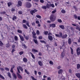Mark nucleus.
<instances>
[{"instance_id":"27","label":"nucleus","mask_w":80,"mask_h":80,"mask_svg":"<svg viewBox=\"0 0 80 80\" xmlns=\"http://www.w3.org/2000/svg\"><path fill=\"white\" fill-rule=\"evenodd\" d=\"M23 61L24 62H27V59L25 58H24L23 59Z\"/></svg>"},{"instance_id":"4","label":"nucleus","mask_w":80,"mask_h":80,"mask_svg":"<svg viewBox=\"0 0 80 80\" xmlns=\"http://www.w3.org/2000/svg\"><path fill=\"white\" fill-rule=\"evenodd\" d=\"M37 11H38L36 9H34V10L31 11H30V13H31V14H32V15H33V13H35V12H37Z\"/></svg>"},{"instance_id":"33","label":"nucleus","mask_w":80,"mask_h":80,"mask_svg":"<svg viewBox=\"0 0 80 80\" xmlns=\"http://www.w3.org/2000/svg\"><path fill=\"white\" fill-rule=\"evenodd\" d=\"M36 17L38 18H42V17H41V16H40L39 15H37L36 16Z\"/></svg>"},{"instance_id":"63","label":"nucleus","mask_w":80,"mask_h":80,"mask_svg":"<svg viewBox=\"0 0 80 80\" xmlns=\"http://www.w3.org/2000/svg\"><path fill=\"white\" fill-rule=\"evenodd\" d=\"M15 48V46L14 45H12V48H13V49H14Z\"/></svg>"},{"instance_id":"23","label":"nucleus","mask_w":80,"mask_h":80,"mask_svg":"<svg viewBox=\"0 0 80 80\" xmlns=\"http://www.w3.org/2000/svg\"><path fill=\"white\" fill-rule=\"evenodd\" d=\"M8 75L9 78H12V77H11V74H10V72H8Z\"/></svg>"},{"instance_id":"15","label":"nucleus","mask_w":80,"mask_h":80,"mask_svg":"<svg viewBox=\"0 0 80 80\" xmlns=\"http://www.w3.org/2000/svg\"><path fill=\"white\" fill-rule=\"evenodd\" d=\"M59 27L61 28L62 29V30H64L65 29V27L64 26L62 25H61L59 26Z\"/></svg>"},{"instance_id":"8","label":"nucleus","mask_w":80,"mask_h":80,"mask_svg":"<svg viewBox=\"0 0 80 80\" xmlns=\"http://www.w3.org/2000/svg\"><path fill=\"white\" fill-rule=\"evenodd\" d=\"M50 27H52V28H54L55 27V24H51L49 25Z\"/></svg>"},{"instance_id":"52","label":"nucleus","mask_w":80,"mask_h":80,"mask_svg":"<svg viewBox=\"0 0 80 80\" xmlns=\"http://www.w3.org/2000/svg\"><path fill=\"white\" fill-rule=\"evenodd\" d=\"M56 12V10H55L52 12V13H55Z\"/></svg>"},{"instance_id":"12","label":"nucleus","mask_w":80,"mask_h":80,"mask_svg":"<svg viewBox=\"0 0 80 80\" xmlns=\"http://www.w3.org/2000/svg\"><path fill=\"white\" fill-rule=\"evenodd\" d=\"M68 43L69 44V45H70L71 43H72V39L70 38H69L68 39Z\"/></svg>"},{"instance_id":"3","label":"nucleus","mask_w":80,"mask_h":80,"mask_svg":"<svg viewBox=\"0 0 80 80\" xmlns=\"http://www.w3.org/2000/svg\"><path fill=\"white\" fill-rule=\"evenodd\" d=\"M31 6V3L29 2H28L26 3V7L27 8H30Z\"/></svg>"},{"instance_id":"47","label":"nucleus","mask_w":80,"mask_h":80,"mask_svg":"<svg viewBox=\"0 0 80 80\" xmlns=\"http://www.w3.org/2000/svg\"><path fill=\"white\" fill-rule=\"evenodd\" d=\"M19 54L21 55H22V54H23V51L20 52H19Z\"/></svg>"},{"instance_id":"50","label":"nucleus","mask_w":80,"mask_h":80,"mask_svg":"<svg viewBox=\"0 0 80 80\" xmlns=\"http://www.w3.org/2000/svg\"><path fill=\"white\" fill-rule=\"evenodd\" d=\"M48 31L44 32V34H45V35H47L48 34Z\"/></svg>"},{"instance_id":"40","label":"nucleus","mask_w":80,"mask_h":80,"mask_svg":"<svg viewBox=\"0 0 80 80\" xmlns=\"http://www.w3.org/2000/svg\"><path fill=\"white\" fill-rule=\"evenodd\" d=\"M26 25L28 27H30V25H29V22H26Z\"/></svg>"},{"instance_id":"37","label":"nucleus","mask_w":80,"mask_h":80,"mask_svg":"<svg viewBox=\"0 0 80 80\" xmlns=\"http://www.w3.org/2000/svg\"><path fill=\"white\" fill-rule=\"evenodd\" d=\"M40 42L41 43H43L45 44H46V42H45V41H44L40 40Z\"/></svg>"},{"instance_id":"19","label":"nucleus","mask_w":80,"mask_h":80,"mask_svg":"<svg viewBox=\"0 0 80 80\" xmlns=\"http://www.w3.org/2000/svg\"><path fill=\"white\" fill-rule=\"evenodd\" d=\"M32 52H38V50L35 49H32Z\"/></svg>"},{"instance_id":"36","label":"nucleus","mask_w":80,"mask_h":80,"mask_svg":"<svg viewBox=\"0 0 80 80\" xmlns=\"http://www.w3.org/2000/svg\"><path fill=\"white\" fill-rule=\"evenodd\" d=\"M59 37H62V32H60L59 33Z\"/></svg>"},{"instance_id":"22","label":"nucleus","mask_w":80,"mask_h":80,"mask_svg":"<svg viewBox=\"0 0 80 80\" xmlns=\"http://www.w3.org/2000/svg\"><path fill=\"white\" fill-rule=\"evenodd\" d=\"M67 37V34H65L62 36V38H65Z\"/></svg>"},{"instance_id":"20","label":"nucleus","mask_w":80,"mask_h":80,"mask_svg":"<svg viewBox=\"0 0 80 80\" xmlns=\"http://www.w3.org/2000/svg\"><path fill=\"white\" fill-rule=\"evenodd\" d=\"M76 75L78 77V78H80V73H77L76 74Z\"/></svg>"},{"instance_id":"58","label":"nucleus","mask_w":80,"mask_h":80,"mask_svg":"<svg viewBox=\"0 0 80 80\" xmlns=\"http://www.w3.org/2000/svg\"><path fill=\"white\" fill-rule=\"evenodd\" d=\"M22 11H20L18 12V13L19 14H22Z\"/></svg>"},{"instance_id":"42","label":"nucleus","mask_w":80,"mask_h":80,"mask_svg":"<svg viewBox=\"0 0 80 80\" xmlns=\"http://www.w3.org/2000/svg\"><path fill=\"white\" fill-rule=\"evenodd\" d=\"M46 7L48 8H50V5H49L48 4H47V5H46Z\"/></svg>"},{"instance_id":"38","label":"nucleus","mask_w":80,"mask_h":80,"mask_svg":"<svg viewBox=\"0 0 80 80\" xmlns=\"http://www.w3.org/2000/svg\"><path fill=\"white\" fill-rule=\"evenodd\" d=\"M4 69L5 70H6V71H9V68H8L6 67Z\"/></svg>"},{"instance_id":"28","label":"nucleus","mask_w":80,"mask_h":80,"mask_svg":"<svg viewBox=\"0 0 80 80\" xmlns=\"http://www.w3.org/2000/svg\"><path fill=\"white\" fill-rule=\"evenodd\" d=\"M10 46V45L9 43H8L6 45V47H7V48H8Z\"/></svg>"},{"instance_id":"60","label":"nucleus","mask_w":80,"mask_h":80,"mask_svg":"<svg viewBox=\"0 0 80 80\" xmlns=\"http://www.w3.org/2000/svg\"><path fill=\"white\" fill-rule=\"evenodd\" d=\"M32 33L33 35H36V33H35V32H33Z\"/></svg>"},{"instance_id":"45","label":"nucleus","mask_w":80,"mask_h":80,"mask_svg":"<svg viewBox=\"0 0 80 80\" xmlns=\"http://www.w3.org/2000/svg\"><path fill=\"white\" fill-rule=\"evenodd\" d=\"M31 77L33 80H37V79L34 78V77H33V76H31Z\"/></svg>"},{"instance_id":"16","label":"nucleus","mask_w":80,"mask_h":80,"mask_svg":"<svg viewBox=\"0 0 80 80\" xmlns=\"http://www.w3.org/2000/svg\"><path fill=\"white\" fill-rule=\"evenodd\" d=\"M18 4L19 6H22V2L21 1H19L18 2Z\"/></svg>"},{"instance_id":"31","label":"nucleus","mask_w":80,"mask_h":80,"mask_svg":"<svg viewBox=\"0 0 80 80\" xmlns=\"http://www.w3.org/2000/svg\"><path fill=\"white\" fill-rule=\"evenodd\" d=\"M14 39L15 40L17 41V40H18V37L16 36H15L14 37Z\"/></svg>"},{"instance_id":"5","label":"nucleus","mask_w":80,"mask_h":80,"mask_svg":"<svg viewBox=\"0 0 80 80\" xmlns=\"http://www.w3.org/2000/svg\"><path fill=\"white\" fill-rule=\"evenodd\" d=\"M77 53L78 55H80V48H78L77 49Z\"/></svg>"},{"instance_id":"7","label":"nucleus","mask_w":80,"mask_h":80,"mask_svg":"<svg viewBox=\"0 0 80 80\" xmlns=\"http://www.w3.org/2000/svg\"><path fill=\"white\" fill-rule=\"evenodd\" d=\"M61 55V58H64V57H65V52L64 51H63V52L62 53Z\"/></svg>"},{"instance_id":"64","label":"nucleus","mask_w":80,"mask_h":80,"mask_svg":"<svg viewBox=\"0 0 80 80\" xmlns=\"http://www.w3.org/2000/svg\"><path fill=\"white\" fill-rule=\"evenodd\" d=\"M47 80H51V78L50 77H48L47 78Z\"/></svg>"},{"instance_id":"17","label":"nucleus","mask_w":80,"mask_h":80,"mask_svg":"<svg viewBox=\"0 0 80 80\" xmlns=\"http://www.w3.org/2000/svg\"><path fill=\"white\" fill-rule=\"evenodd\" d=\"M33 41L35 43H36V44H37V45L38 44V41H37V39H33Z\"/></svg>"},{"instance_id":"32","label":"nucleus","mask_w":80,"mask_h":80,"mask_svg":"<svg viewBox=\"0 0 80 80\" xmlns=\"http://www.w3.org/2000/svg\"><path fill=\"white\" fill-rule=\"evenodd\" d=\"M61 12L62 13H66V11L64 10H62L61 11Z\"/></svg>"},{"instance_id":"11","label":"nucleus","mask_w":80,"mask_h":80,"mask_svg":"<svg viewBox=\"0 0 80 80\" xmlns=\"http://www.w3.org/2000/svg\"><path fill=\"white\" fill-rule=\"evenodd\" d=\"M19 37L22 41H24V38H23V37L21 35H19Z\"/></svg>"},{"instance_id":"55","label":"nucleus","mask_w":80,"mask_h":80,"mask_svg":"<svg viewBox=\"0 0 80 80\" xmlns=\"http://www.w3.org/2000/svg\"><path fill=\"white\" fill-rule=\"evenodd\" d=\"M55 35L56 37H60V35H59V34H55Z\"/></svg>"},{"instance_id":"59","label":"nucleus","mask_w":80,"mask_h":80,"mask_svg":"<svg viewBox=\"0 0 80 80\" xmlns=\"http://www.w3.org/2000/svg\"><path fill=\"white\" fill-rule=\"evenodd\" d=\"M23 23H27V21L25 20H23L22 21Z\"/></svg>"},{"instance_id":"57","label":"nucleus","mask_w":80,"mask_h":80,"mask_svg":"<svg viewBox=\"0 0 80 80\" xmlns=\"http://www.w3.org/2000/svg\"><path fill=\"white\" fill-rule=\"evenodd\" d=\"M48 35L49 36H51V35H52V34L51 32H49L48 33Z\"/></svg>"},{"instance_id":"21","label":"nucleus","mask_w":80,"mask_h":80,"mask_svg":"<svg viewBox=\"0 0 80 80\" xmlns=\"http://www.w3.org/2000/svg\"><path fill=\"white\" fill-rule=\"evenodd\" d=\"M23 28H25L26 29H27L28 28L27 26L25 25V24H23Z\"/></svg>"},{"instance_id":"56","label":"nucleus","mask_w":80,"mask_h":80,"mask_svg":"<svg viewBox=\"0 0 80 80\" xmlns=\"http://www.w3.org/2000/svg\"><path fill=\"white\" fill-rule=\"evenodd\" d=\"M74 17L75 18L77 19V16L76 15H75L74 16Z\"/></svg>"},{"instance_id":"18","label":"nucleus","mask_w":80,"mask_h":80,"mask_svg":"<svg viewBox=\"0 0 80 80\" xmlns=\"http://www.w3.org/2000/svg\"><path fill=\"white\" fill-rule=\"evenodd\" d=\"M70 48L71 49V52L72 55H73V50L72 48L70 47Z\"/></svg>"},{"instance_id":"62","label":"nucleus","mask_w":80,"mask_h":80,"mask_svg":"<svg viewBox=\"0 0 80 80\" xmlns=\"http://www.w3.org/2000/svg\"><path fill=\"white\" fill-rule=\"evenodd\" d=\"M34 72L35 75H37V71L35 70Z\"/></svg>"},{"instance_id":"51","label":"nucleus","mask_w":80,"mask_h":80,"mask_svg":"<svg viewBox=\"0 0 80 80\" xmlns=\"http://www.w3.org/2000/svg\"><path fill=\"white\" fill-rule=\"evenodd\" d=\"M76 28L77 30H78L80 31V28L79 27H77V28Z\"/></svg>"},{"instance_id":"13","label":"nucleus","mask_w":80,"mask_h":80,"mask_svg":"<svg viewBox=\"0 0 80 80\" xmlns=\"http://www.w3.org/2000/svg\"><path fill=\"white\" fill-rule=\"evenodd\" d=\"M63 73V70L60 69L58 71V74H61V73Z\"/></svg>"},{"instance_id":"2","label":"nucleus","mask_w":80,"mask_h":80,"mask_svg":"<svg viewBox=\"0 0 80 80\" xmlns=\"http://www.w3.org/2000/svg\"><path fill=\"white\" fill-rule=\"evenodd\" d=\"M20 69L21 72H23V68L20 66H18L17 67L18 72V73H20Z\"/></svg>"},{"instance_id":"30","label":"nucleus","mask_w":80,"mask_h":80,"mask_svg":"<svg viewBox=\"0 0 80 80\" xmlns=\"http://www.w3.org/2000/svg\"><path fill=\"white\" fill-rule=\"evenodd\" d=\"M30 53H31V56L33 58L35 59V56H34V55H33V54H32V53L31 52H30Z\"/></svg>"},{"instance_id":"44","label":"nucleus","mask_w":80,"mask_h":80,"mask_svg":"<svg viewBox=\"0 0 80 80\" xmlns=\"http://www.w3.org/2000/svg\"><path fill=\"white\" fill-rule=\"evenodd\" d=\"M58 22H59V23H62V21L61 19H58Z\"/></svg>"},{"instance_id":"25","label":"nucleus","mask_w":80,"mask_h":80,"mask_svg":"<svg viewBox=\"0 0 80 80\" xmlns=\"http://www.w3.org/2000/svg\"><path fill=\"white\" fill-rule=\"evenodd\" d=\"M0 78H1L3 80H5V78L2 75L0 74Z\"/></svg>"},{"instance_id":"26","label":"nucleus","mask_w":80,"mask_h":80,"mask_svg":"<svg viewBox=\"0 0 80 80\" xmlns=\"http://www.w3.org/2000/svg\"><path fill=\"white\" fill-rule=\"evenodd\" d=\"M3 43L1 41H0V46L2 47V46H3Z\"/></svg>"},{"instance_id":"53","label":"nucleus","mask_w":80,"mask_h":80,"mask_svg":"<svg viewBox=\"0 0 80 80\" xmlns=\"http://www.w3.org/2000/svg\"><path fill=\"white\" fill-rule=\"evenodd\" d=\"M40 2L41 3H44V1L43 0H40Z\"/></svg>"},{"instance_id":"43","label":"nucleus","mask_w":80,"mask_h":80,"mask_svg":"<svg viewBox=\"0 0 80 80\" xmlns=\"http://www.w3.org/2000/svg\"><path fill=\"white\" fill-rule=\"evenodd\" d=\"M17 32H18V33H22V32L20 30H18Z\"/></svg>"},{"instance_id":"39","label":"nucleus","mask_w":80,"mask_h":80,"mask_svg":"<svg viewBox=\"0 0 80 80\" xmlns=\"http://www.w3.org/2000/svg\"><path fill=\"white\" fill-rule=\"evenodd\" d=\"M17 19V17L15 16H14L12 18V20H15V19Z\"/></svg>"},{"instance_id":"10","label":"nucleus","mask_w":80,"mask_h":80,"mask_svg":"<svg viewBox=\"0 0 80 80\" xmlns=\"http://www.w3.org/2000/svg\"><path fill=\"white\" fill-rule=\"evenodd\" d=\"M48 38L49 40L51 41H52L53 40V37L52 36H48Z\"/></svg>"},{"instance_id":"1","label":"nucleus","mask_w":80,"mask_h":80,"mask_svg":"<svg viewBox=\"0 0 80 80\" xmlns=\"http://www.w3.org/2000/svg\"><path fill=\"white\" fill-rule=\"evenodd\" d=\"M49 18L50 20H51L52 22H54V21L56 20V16L53 14H51L49 17Z\"/></svg>"},{"instance_id":"6","label":"nucleus","mask_w":80,"mask_h":80,"mask_svg":"<svg viewBox=\"0 0 80 80\" xmlns=\"http://www.w3.org/2000/svg\"><path fill=\"white\" fill-rule=\"evenodd\" d=\"M12 76L13 77V78L14 80H16L17 79V75L14 73H12Z\"/></svg>"},{"instance_id":"24","label":"nucleus","mask_w":80,"mask_h":80,"mask_svg":"<svg viewBox=\"0 0 80 80\" xmlns=\"http://www.w3.org/2000/svg\"><path fill=\"white\" fill-rule=\"evenodd\" d=\"M8 7H10L11 6V5H12V3H11V2H9L8 3Z\"/></svg>"},{"instance_id":"29","label":"nucleus","mask_w":80,"mask_h":80,"mask_svg":"<svg viewBox=\"0 0 80 80\" xmlns=\"http://www.w3.org/2000/svg\"><path fill=\"white\" fill-rule=\"evenodd\" d=\"M72 25L73 26H74L75 27H78V24H72Z\"/></svg>"},{"instance_id":"34","label":"nucleus","mask_w":80,"mask_h":80,"mask_svg":"<svg viewBox=\"0 0 80 80\" xmlns=\"http://www.w3.org/2000/svg\"><path fill=\"white\" fill-rule=\"evenodd\" d=\"M49 63L51 65H53V62H52V61H49Z\"/></svg>"},{"instance_id":"35","label":"nucleus","mask_w":80,"mask_h":80,"mask_svg":"<svg viewBox=\"0 0 80 80\" xmlns=\"http://www.w3.org/2000/svg\"><path fill=\"white\" fill-rule=\"evenodd\" d=\"M80 68V65L79 64H78L77 65V69H79Z\"/></svg>"},{"instance_id":"9","label":"nucleus","mask_w":80,"mask_h":80,"mask_svg":"<svg viewBox=\"0 0 80 80\" xmlns=\"http://www.w3.org/2000/svg\"><path fill=\"white\" fill-rule=\"evenodd\" d=\"M17 74L18 77L19 79H22V76L21 75H20V74H18V73L17 72Z\"/></svg>"},{"instance_id":"46","label":"nucleus","mask_w":80,"mask_h":80,"mask_svg":"<svg viewBox=\"0 0 80 80\" xmlns=\"http://www.w3.org/2000/svg\"><path fill=\"white\" fill-rule=\"evenodd\" d=\"M36 33L37 34V35H39L40 34V32H39V31L38 30H37L36 32Z\"/></svg>"},{"instance_id":"41","label":"nucleus","mask_w":80,"mask_h":80,"mask_svg":"<svg viewBox=\"0 0 80 80\" xmlns=\"http://www.w3.org/2000/svg\"><path fill=\"white\" fill-rule=\"evenodd\" d=\"M50 7H52V8H53L55 7V6H54V5L53 4H50Z\"/></svg>"},{"instance_id":"49","label":"nucleus","mask_w":80,"mask_h":80,"mask_svg":"<svg viewBox=\"0 0 80 80\" xmlns=\"http://www.w3.org/2000/svg\"><path fill=\"white\" fill-rule=\"evenodd\" d=\"M25 72H26V73H27L28 74V75H29V74H30V73H29V72L27 71L26 69H25Z\"/></svg>"},{"instance_id":"61","label":"nucleus","mask_w":80,"mask_h":80,"mask_svg":"<svg viewBox=\"0 0 80 80\" xmlns=\"http://www.w3.org/2000/svg\"><path fill=\"white\" fill-rule=\"evenodd\" d=\"M58 69H60V68H61V66H59L57 67Z\"/></svg>"},{"instance_id":"54","label":"nucleus","mask_w":80,"mask_h":80,"mask_svg":"<svg viewBox=\"0 0 80 80\" xmlns=\"http://www.w3.org/2000/svg\"><path fill=\"white\" fill-rule=\"evenodd\" d=\"M32 37L34 38H37V36L35 35H33Z\"/></svg>"},{"instance_id":"14","label":"nucleus","mask_w":80,"mask_h":80,"mask_svg":"<svg viewBox=\"0 0 80 80\" xmlns=\"http://www.w3.org/2000/svg\"><path fill=\"white\" fill-rule=\"evenodd\" d=\"M38 64L40 66H43V63L42 61H39L38 62Z\"/></svg>"},{"instance_id":"48","label":"nucleus","mask_w":80,"mask_h":80,"mask_svg":"<svg viewBox=\"0 0 80 80\" xmlns=\"http://www.w3.org/2000/svg\"><path fill=\"white\" fill-rule=\"evenodd\" d=\"M42 8H43V9H47V7H46V6H43L42 7Z\"/></svg>"}]
</instances>
